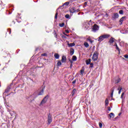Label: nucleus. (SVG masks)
I'll use <instances>...</instances> for the list:
<instances>
[{"label":"nucleus","mask_w":128,"mask_h":128,"mask_svg":"<svg viewBox=\"0 0 128 128\" xmlns=\"http://www.w3.org/2000/svg\"><path fill=\"white\" fill-rule=\"evenodd\" d=\"M48 95L46 96L42 100L39 104L40 106H44V104H46V102H48Z\"/></svg>","instance_id":"obj_1"},{"label":"nucleus","mask_w":128,"mask_h":128,"mask_svg":"<svg viewBox=\"0 0 128 128\" xmlns=\"http://www.w3.org/2000/svg\"><path fill=\"white\" fill-rule=\"evenodd\" d=\"M100 30V26H98L96 24H94L92 28V32H96L97 30Z\"/></svg>","instance_id":"obj_2"},{"label":"nucleus","mask_w":128,"mask_h":128,"mask_svg":"<svg viewBox=\"0 0 128 128\" xmlns=\"http://www.w3.org/2000/svg\"><path fill=\"white\" fill-rule=\"evenodd\" d=\"M83 26L85 30H88L89 28H90V24L88 22H84L83 23Z\"/></svg>","instance_id":"obj_3"},{"label":"nucleus","mask_w":128,"mask_h":128,"mask_svg":"<svg viewBox=\"0 0 128 128\" xmlns=\"http://www.w3.org/2000/svg\"><path fill=\"white\" fill-rule=\"evenodd\" d=\"M98 52H94L92 56V60L94 62H96V60H98Z\"/></svg>","instance_id":"obj_4"},{"label":"nucleus","mask_w":128,"mask_h":128,"mask_svg":"<svg viewBox=\"0 0 128 128\" xmlns=\"http://www.w3.org/2000/svg\"><path fill=\"white\" fill-rule=\"evenodd\" d=\"M112 20H116V18H118V13H114L112 16Z\"/></svg>","instance_id":"obj_5"},{"label":"nucleus","mask_w":128,"mask_h":128,"mask_svg":"<svg viewBox=\"0 0 128 128\" xmlns=\"http://www.w3.org/2000/svg\"><path fill=\"white\" fill-rule=\"evenodd\" d=\"M104 40V36H102V35L98 37V42H102V40Z\"/></svg>","instance_id":"obj_6"},{"label":"nucleus","mask_w":128,"mask_h":128,"mask_svg":"<svg viewBox=\"0 0 128 128\" xmlns=\"http://www.w3.org/2000/svg\"><path fill=\"white\" fill-rule=\"evenodd\" d=\"M124 20H126V16H123L120 19V26H122V22H124Z\"/></svg>","instance_id":"obj_7"},{"label":"nucleus","mask_w":128,"mask_h":128,"mask_svg":"<svg viewBox=\"0 0 128 128\" xmlns=\"http://www.w3.org/2000/svg\"><path fill=\"white\" fill-rule=\"evenodd\" d=\"M52 122V116H50V115L48 116V124H50V123Z\"/></svg>","instance_id":"obj_8"},{"label":"nucleus","mask_w":128,"mask_h":128,"mask_svg":"<svg viewBox=\"0 0 128 128\" xmlns=\"http://www.w3.org/2000/svg\"><path fill=\"white\" fill-rule=\"evenodd\" d=\"M116 88V87H113L112 89H111V94H110V96L111 98H112V96H114V89Z\"/></svg>","instance_id":"obj_9"},{"label":"nucleus","mask_w":128,"mask_h":128,"mask_svg":"<svg viewBox=\"0 0 128 128\" xmlns=\"http://www.w3.org/2000/svg\"><path fill=\"white\" fill-rule=\"evenodd\" d=\"M103 36V38H110V35L108 34H104L103 35H102Z\"/></svg>","instance_id":"obj_10"},{"label":"nucleus","mask_w":128,"mask_h":128,"mask_svg":"<svg viewBox=\"0 0 128 128\" xmlns=\"http://www.w3.org/2000/svg\"><path fill=\"white\" fill-rule=\"evenodd\" d=\"M62 62H66V56H62Z\"/></svg>","instance_id":"obj_11"},{"label":"nucleus","mask_w":128,"mask_h":128,"mask_svg":"<svg viewBox=\"0 0 128 128\" xmlns=\"http://www.w3.org/2000/svg\"><path fill=\"white\" fill-rule=\"evenodd\" d=\"M110 118H114V113H110L108 114Z\"/></svg>","instance_id":"obj_12"},{"label":"nucleus","mask_w":128,"mask_h":128,"mask_svg":"<svg viewBox=\"0 0 128 128\" xmlns=\"http://www.w3.org/2000/svg\"><path fill=\"white\" fill-rule=\"evenodd\" d=\"M70 12H72V14H74V12H76V10H74V8H72L70 10Z\"/></svg>","instance_id":"obj_13"},{"label":"nucleus","mask_w":128,"mask_h":128,"mask_svg":"<svg viewBox=\"0 0 128 128\" xmlns=\"http://www.w3.org/2000/svg\"><path fill=\"white\" fill-rule=\"evenodd\" d=\"M114 42V38H111L109 40L110 44H112Z\"/></svg>","instance_id":"obj_14"},{"label":"nucleus","mask_w":128,"mask_h":128,"mask_svg":"<svg viewBox=\"0 0 128 128\" xmlns=\"http://www.w3.org/2000/svg\"><path fill=\"white\" fill-rule=\"evenodd\" d=\"M108 98H106V100H105V106H108Z\"/></svg>","instance_id":"obj_15"},{"label":"nucleus","mask_w":128,"mask_h":128,"mask_svg":"<svg viewBox=\"0 0 128 128\" xmlns=\"http://www.w3.org/2000/svg\"><path fill=\"white\" fill-rule=\"evenodd\" d=\"M44 94V89H42L40 92L38 93V96H42Z\"/></svg>","instance_id":"obj_16"},{"label":"nucleus","mask_w":128,"mask_h":128,"mask_svg":"<svg viewBox=\"0 0 128 128\" xmlns=\"http://www.w3.org/2000/svg\"><path fill=\"white\" fill-rule=\"evenodd\" d=\"M76 46V44H74V43L68 44V46H69L70 48L72 46Z\"/></svg>","instance_id":"obj_17"},{"label":"nucleus","mask_w":128,"mask_h":128,"mask_svg":"<svg viewBox=\"0 0 128 128\" xmlns=\"http://www.w3.org/2000/svg\"><path fill=\"white\" fill-rule=\"evenodd\" d=\"M76 92V88L74 89L72 92V96H74Z\"/></svg>","instance_id":"obj_18"},{"label":"nucleus","mask_w":128,"mask_h":128,"mask_svg":"<svg viewBox=\"0 0 128 128\" xmlns=\"http://www.w3.org/2000/svg\"><path fill=\"white\" fill-rule=\"evenodd\" d=\"M54 56L57 60H58V58H60V55H58V54H55L54 55Z\"/></svg>","instance_id":"obj_19"},{"label":"nucleus","mask_w":128,"mask_h":128,"mask_svg":"<svg viewBox=\"0 0 128 128\" xmlns=\"http://www.w3.org/2000/svg\"><path fill=\"white\" fill-rule=\"evenodd\" d=\"M76 60H78V58L76 57V56H72V60L74 61V62H76Z\"/></svg>","instance_id":"obj_20"},{"label":"nucleus","mask_w":128,"mask_h":128,"mask_svg":"<svg viewBox=\"0 0 128 128\" xmlns=\"http://www.w3.org/2000/svg\"><path fill=\"white\" fill-rule=\"evenodd\" d=\"M122 87H119L118 88V90H119L118 91V94H120V92H122Z\"/></svg>","instance_id":"obj_21"},{"label":"nucleus","mask_w":128,"mask_h":128,"mask_svg":"<svg viewBox=\"0 0 128 128\" xmlns=\"http://www.w3.org/2000/svg\"><path fill=\"white\" fill-rule=\"evenodd\" d=\"M62 66V62L60 60H58V62H57L56 66Z\"/></svg>","instance_id":"obj_22"},{"label":"nucleus","mask_w":128,"mask_h":128,"mask_svg":"<svg viewBox=\"0 0 128 128\" xmlns=\"http://www.w3.org/2000/svg\"><path fill=\"white\" fill-rule=\"evenodd\" d=\"M84 46L85 48H88V46H90L88 43L86 42H84Z\"/></svg>","instance_id":"obj_23"},{"label":"nucleus","mask_w":128,"mask_h":128,"mask_svg":"<svg viewBox=\"0 0 128 128\" xmlns=\"http://www.w3.org/2000/svg\"><path fill=\"white\" fill-rule=\"evenodd\" d=\"M120 82V78H118V79L116 80L115 83L118 84V82Z\"/></svg>","instance_id":"obj_24"},{"label":"nucleus","mask_w":128,"mask_h":128,"mask_svg":"<svg viewBox=\"0 0 128 128\" xmlns=\"http://www.w3.org/2000/svg\"><path fill=\"white\" fill-rule=\"evenodd\" d=\"M116 50H118V54H120V48H118V45H116Z\"/></svg>","instance_id":"obj_25"},{"label":"nucleus","mask_w":128,"mask_h":128,"mask_svg":"<svg viewBox=\"0 0 128 128\" xmlns=\"http://www.w3.org/2000/svg\"><path fill=\"white\" fill-rule=\"evenodd\" d=\"M86 64H90V59L86 60Z\"/></svg>","instance_id":"obj_26"},{"label":"nucleus","mask_w":128,"mask_h":128,"mask_svg":"<svg viewBox=\"0 0 128 128\" xmlns=\"http://www.w3.org/2000/svg\"><path fill=\"white\" fill-rule=\"evenodd\" d=\"M84 70L83 69L81 70L80 71V74H81L82 76L84 74Z\"/></svg>","instance_id":"obj_27"},{"label":"nucleus","mask_w":128,"mask_h":128,"mask_svg":"<svg viewBox=\"0 0 128 128\" xmlns=\"http://www.w3.org/2000/svg\"><path fill=\"white\" fill-rule=\"evenodd\" d=\"M64 26V23L60 24H59V26H60V28H63V26Z\"/></svg>","instance_id":"obj_28"},{"label":"nucleus","mask_w":128,"mask_h":128,"mask_svg":"<svg viewBox=\"0 0 128 128\" xmlns=\"http://www.w3.org/2000/svg\"><path fill=\"white\" fill-rule=\"evenodd\" d=\"M120 46H124V42L122 41L120 42Z\"/></svg>","instance_id":"obj_29"},{"label":"nucleus","mask_w":128,"mask_h":128,"mask_svg":"<svg viewBox=\"0 0 128 128\" xmlns=\"http://www.w3.org/2000/svg\"><path fill=\"white\" fill-rule=\"evenodd\" d=\"M74 54V50L70 51V56H72V54Z\"/></svg>","instance_id":"obj_30"},{"label":"nucleus","mask_w":128,"mask_h":128,"mask_svg":"<svg viewBox=\"0 0 128 128\" xmlns=\"http://www.w3.org/2000/svg\"><path fill=\"white\" fill-rule=\"evenodd\" d=\"M70 4V2H65L63 6H68Z\"/></svg>","instance_id":"obj_31"},{"label":"nucleus","mask_w":128,"mask_h":128,"mask_svg":"<svg viewBox=\"0 0 128 128\" xmlns=\"http://www.w3.org/2000/svg\"><path fill=\"white\" fill-rule=\"evenodd\" d=\"M119 14H124V10H120L119 11Z\"/></svg>","instance_id":"obj_32"},{"label":"nucleus","mask_w":128,"mask_h":128,"mask_svg":"<svg viewBox=\"0 0 128 128\" xmlns=\"http://www.w3.org/2000/svg\"><path fill=\"white\" fill-rule=\"evenodd\" d=\"M65 18H70V15L68 14H67L65 16Z\"/></svg>","instance_id":"obj_33"},{"label":"nucleus","mask_w":128,"mask_h":128,"mask_svg":"<svg viewBox=\"0 0 128 128\" xmlns=\"http://www.w3.org/2000/svg\"><path fill=\"white\" fill-rule=\"evenodd\" d=\"M41 56H48V55L44 53V54H41Z\"/></svg>","instance_id":"obj_34"},{"label":"nucleus","mask_w":128,"mask_h":128,"mask_svg":"<svg viewBox=\"0 0 128 128\" xmlns=\"http://www.w3.org/2000/svg\"><path fill=\"white\" fill-rule=\"evenodd\" d=\"M124 92L122 93L120 98H124Z\"/></svg>","instance_id":"obj_35"},{"label":"nucleus","mask_w":128,"mask_h":128,"mask_svg":"<svg viewBox=\"0 0 128 128\" xmlns=\"http://www.w3.org/2000/svg\"><path fill=\"white\" fill-rule=\"evenodd\" d=\"M99 126H100V128H102V124L100 122L99 123Z\"/></svg>","instance_id":"obj_36"},{"label":"nucleus","mask_w":128,"mask_h":128,"mask_svg":"<svg viewBox=\"0 0 128 128\" xmlns=\"http://www.w3.org/2000/svg\"><path fill=\"white\" fill-rule=\"evenodd\" d=\"M54 18L56 19L58 18V12H56L55 14Z\"/></svg>","instance_id":"obj_37"},{"label":"nucleus","mask_w":128,"mask_h":128,"mask_svg":"<svg viewBox=\"0 0 128 128\" xmlns=\"http://www.w3.org/2000/svg\"><path fill=\"white\" fill-rule=\"evenodd\" d=\"M76 80H74L72 82V84H76Z\"/></svg>","instance_id":"obj_38"},{"label":"nucleus","mask_w":128,"mask_h":128,"mask_svg":"<svg viewBox=\"0 0 128 128\" xmlns=\"http://www.w3.org/2000/svg\"><path fill=\"white\" fill-rule=\"evenodd\" d=\"M124 58H128V55H124Z\"/></svg>","instance_id":"obj_39"},{"label":"nucleus","mask_w":128,"mask_h":128,"mask_svg":"<svg viewBox=\"0 0 128 128\" xmlns=\"http://www.w3.org/2000/svg\"><path fill=\"white\" fill-rule=\"evenodd\" d=\"M65 32L66 34H69L70 33V31H68V30H66Z\"/></svg>","instance_id":"obj_40"},{"label":"nucleus","mask_w":128,"mask_h":128,"mask_svg":"<svg viewBox=\"0 0 128 128\" xmlns=\"http://www.w3.org/2000/svg\"><path fill=\"white\" fill-rule=\"evenodd\" d=\"M94 80L91 81V84H92V86H94Z\"/></svg>","instance_id":"obj_41"},{"label":"nucleus","mask_w":128,"mask_h":128,"mask_svg":"<svg viewBox=\"0 0 128 128\" xmlns=\"http://www.w3.org/2000/svg\"><path fill=\"white\" fill-rule=\"evenodd\" d=\"M90 68H92L94 64H92H92H90Z\"/></svg>","instance_id":"obj_42"},{"label":"nucleus","mask_w":128,"mask_h":128,"mask_svg":"<svg viewBox=\"0 0 128 128\" xmlns=\"http://www.w3.org/2000/svg\"><path fill=\"white\" fill-rule=\"evenodd\" d=\"M64 36H70L69 34H64Z\"/></svg>","instance_id":"obj_43"},{"label":"nucleus","mask_w":128,"mask_h":128,"mask_svg":"<svg viewBox=\"0 0 128 128\" xmlns=\"http://www.w3.org/2000/svg\"><path fill=\"white\" fill-rule=\"evenodd\" d=\"M108 110L110 112V107H108Z\"/></svg>","instance_id":"obj_44"},{"label":"nucleus","mask_w":128,"mask_h":128,"mask_svg":"<svg viewBox=\"0 0 128 128\" xmlns=\"http://www.w3.org/2000/svg\"><path fill=\"white\" fill-rule=\"evenodd\" d=\"M80 12V10L78 9L76 10V12Z\"/></svg>","instance_id":"obj_45"},{"label":"nucleus","mask_w":128,"mask_h":128,"mask_svg":"<svg viewBox=\"0 0 128 128\" xmlns=\"http://www.w3.org/2000/svg\"><path fill=\"white\" fill-rule=\"evenodd\" d=\"M70 64H72V62H72V60H70Z\"/></svg>","instance_id":"obj_46"},{"label":"nucleus","mask_w":128,"mask_h":128,"mask_svg":"<svg viewBox=\"0 0 128 128\" xmlns=\"http://www.w3.org/2000/svg\"><path fill=\"white\" fill-rule=\"evenodd\" d=\"M72 64H71L70 66V68H72Z\"/></svg>","instance_id":"obj_47"},{"label":"nucleus","mask_w":128,"mask_h":128,"mask_svg":"<svg viewBox=\"0 0 128 128\" xmlns=\"http://www.w3.org/2000/svg\"><path fill=\"white\" fill-rule=\"evenodd\" d=\"M118 46V44H116V43H115V44H114V46Z\"/></svg>","instance_id":"obj_48"},{"label":"nucleus","mask_w":128,"mask_h":128,"mask_svg":"<svg viewBox=\"0 0 128 128\" xmlns=\"http://www.w3.org/2000/svg\"><path fill=\"white\" fill-rule=\"evenodd\" d=\"M120 114H121V113H120V114H119V116H120Z\"/></svg>","instance_id":"obj_49"},{"label":"nucleus","mask_w":128,"mask_h":128,"mask_svg":"<svg viewBox=\"0 0 128 128\" xmlns=\"http://www.w3.org/2000/svg\"><path fill=\"white\" fill-rule=\"evenodd\" d=\"M90 42H92V40H90Z\"/></svg>","instance_id":"obj_50"},{"label":"nucleus","mask_w":128,"mask_h":128,"mask_svg":"<svg viewBox=\"0 0 128 128\" xmlns=\"http://www.w3.org/2000/svg\"><path fill=\"white\" fill-rule=\"evenodd\" d=\"M56 36V38L57 37V36H56H56Z\"/></svg>","instance_id":"obj_51"},{"label":"nucleus","mask_w":128,"mask_h":128,"mask_svg":"<svg viewBox=\"0 0 128 128\" xmlns=\"http://www.w3.org/2000/svg\"><path fill=\"white\" fill-rule=\"evenodd\" d=\"M9 34H10V33H9Z\"/></svg>","instance_id":"obj_52"}]
</instances>
